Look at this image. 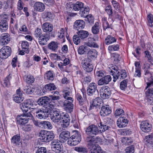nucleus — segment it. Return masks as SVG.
Wrapping results in <instances>:
<instances>
[{"mask_svg": "<svg viewBox=\"0 0 153 153\" xmlns=\"http://www.w3.org/2000/svg\"><path fill=\"white\" fill-rule=\"evenodd\" d=\"M76 97L79 101V104L81 106V109L85 110L86 108V100L85 99H83L81 95L79 93H77L76 94Z\"/></svg>", "mask_w": 153, "mask_h": 153, "instance_id": "nucleus-15", "label": "nucleus"}, {"mask_svg": "<svg viewBox=\"0 0 153 153\" xmlns=\"http://www.w3.org/2000/svg\"><path fill=\"white\" fill-rule=\"evenodd\" d=\"M10 47L6 46L0 50V56L2 59H6L10 56Z\"/></svg>", "mask_w": 153, "mask_h": 153, "instance_id": "nucleus-13", "label": "nucleus"}, {"mask_svg": "<svg viewBox=\"0 0 153 153\" xmlns=\"http://www.w3.org/2000/svg\"><path fill=\"white\" fill-rule=\"evenodd\" d=\"M101 130H99L97 126L91 125L88 126L85 131L86 134L89 137H94L100 133H101Z\"/></svg>", "mask_w": 153, "mask_h": 153, "instance_id": "nucleus-4", "label": "nucleus"}, {"mask_svg": "<svg viewBox=\"0 0 153 153\" xmlns=\"http://www.w3.org/2000/svg\"><path fill=\"white\" fill-rule=\"evenodd\" d=\"M128 80L124 79L120 83V89L123 90L125 91L127 87Z\"/></svg>", "mask_w": 153, "mask_h": 153, "instance_id": "nucleus-56", "label": "nucleus"}, {"mask_svg": "<svg viewBox=\"0 0 153 153\" xmlns=\"http://www.w3.org/2000/svg\"><path fill=\"white\" fill-rule=\"evenodd\" d=\"M32 126L30 125H23L22 127V129L25 131H29L31 130Z\"/></svg>", "mask_w": 153, "mask_h": 153, "instance_id": "nucleus-63", "label": "nucleus"}, {"mask_svg": "<svg viewBox=\"0 0 153 153\" xmlns=\"http://www.w3.org/2000/svg\"><path fill=\"white\" fill-rule=\"evenodd\" d=\"M65 33L63 28H61L58 32V37L61 39V41L62 42H65Z\"/></svg>", "mask_w": 153, "mask_h": 153, "instance_id": "nucleus-46", "label": "nucleus"}, {"mask_svg": "<svg viewBox=\"0 0 153 153\" xmlns=\"http://www.w3.org/2000/svg\"><path fill=\"white\" fill-rule=\"evenodd\" d=\"M70 134L69 132L67 131H63L61 132L59 136V139L62 143L65 142L70 138Z\"/></svg>", "mask_w": 153, "mask_h": 153, "instance_id": "nucleus-19", "label": "nucleus"}, {"mask_svg": "<svg viewBox=\"0 0 153 153\" xmlns=\"http://www.w3.org/2000/svg\"><path fill=\"white\" fill-rule=\"evenodd\" d=\"M85 26V22L82 20H78L76 21L74 23V26L77 29L83 28Z\"/></svg>", "mask_w": 153, "mask_h": 153, "instance_id": "nucleus-37", "label": "nucleus"}, {"mask_svg": "<svg viewBox=\"0 0 153 153\" xmlns=\"http://www.w3.org/2000/svg\"><path fill=\"white\" fill-rule=\"evenodd\" d=\"M48 104L46 105V108H48L49 107V108H53L54 106L55 105L56 103L54 101H53L51 100V99L49 98V100H48Z\"/></svg>", "mask_w": 153, "mask_h": 153, "instance_id": "nucleus-61", "label": "nucleus"}, {"mask_svg": "<svg viewBox=\"0 0 153 153\" xmlns=\"http://www.w3.org/2000/svg\"><path fill=\"white\" fill-rule=\"evenodd\" d=\"M85 18V21L88 22L90 24H92L94 23V18L91 14L87 15Z\"/></svg>", "mask_w": 153, "mask_h": 153, "instance_id": "nucleus-57", "label": "nucleus"}, {"mask_svg": "<svg viewBox=\"0 0 153 153\" xmlns=\"http://www.w3.org/2000/svg\"><path fill=\"white\" fill-rule=\"evenodd\" d=\"M88 47L83 45L80 46L78 50L79 54H85L88 52Z\"/></svg>", "mask_w": 153, "mask_h": 153, "instance_id": "nucleus-47", "label": "nucleus"}, {"mask_svg": "<svg viewBox=\"0 0 153 153\" xmlns=\"http://www.w3.org/2000/svg\"><path fill=\"white\" fill-rule=\"evenodd\" d=\"M80 38L78 34L74 36L73 39L74 43L76 45L79 44L81 41Z\"/></svg>", "mask_w": 153, "mask_h": 153, "instance_id": "nucleus-59", "label": "nucleus"}, {"mask_svg": "<svg viewBox=\"0 0 153 153\" xmlns=\"http://www.w3.org/2000/svg\"><path fill=\"white\" fill-rule=\"evenodd\" d=\"M111 77L109 75L104 76L101 78L98 81V84L99 85H102L105 84H107L111 81Z\"/></svg>", "mask_w": 153, "mask_h": 153, "instance_id": "nucleus-21", "label": "nucleus"}, {"mask_svg": "<svg viewBox=\"0 0 153 153\" xmlns=\"http://www.w3.org/2000/svg\"><path fill=\"white\" fill-rule=\"evenodd\" d=\"M51 148L53 151L56 153H60L62 151L61 143L60 140H54L51 143Z\"/></svg>", "mask_w": 153, "mask_h": 153, "instance_id": "nucleus-8", "label": "nucleus"}, {"mask_svg": "<svg viewBox=\"0 0 153 153\" xmlns=\"http://www.w3.org/2000/svg\"><path fill=\"white\" fill-rule=\"evenodd\" d=\"M116 39L111 35H108L105 40V43L106 45H109L116 42Z\"/></svg>", "mask_w": 153, "mask_h": 153, "instance_id": "nucleus-39", "label": "nucleus"}, {"mask_svg": "<svg viewBox=\"0 0 153 153\" xmlns=\"http://www.w3.org/2000/svg\"><path fill=\"white\" fill-rule=\"evenodd\" d=\"M95 40L93 38H88V42L87 43V45L91 47L97 48L98 45L95 42Z\"/></svg>", "mask_w": 153, "mask_h": 153, "instance_id": "nucleus-38", "label": "nucleus"}, {"mask_svg": "<svg viewBox=\"0 0 153 153\" xmlns=\"http://www.w3.org/2000/svg\"><path fill=\"white\" fill-rule=\"evenodd\" d=\"M11 142L16 145H19L21 142L20 136L18 135H14L12 138Z\"/></svg>", "mask_w": 153, "mask_h": 153, "instance_id": "nucleus-42", "label": "nucleus"}, {"mask_svg": "<svg viewBox=\"0 0 153 153\" xmlns=\"http://www.w3.org/2000/svg\"><path fill=\"white\" fill-rule=\"evenodd\" d=\"M110 73L113 76V78L117 76V75L119 72L120 70L118 67L116 65L111 67Z\"/></svg>", "mask_w": 153, "mask_h": 153, "instance_id": "nucleus-36", "label": "nucleus"}, {"mask_svg": "<svg viewBox=\"0 0 153 153\" xmlns=\"http://www.w3.org/2000/svg\"><path fill=\"white\" fill-rule=\"evenodd\" d=\"M39 136L42 141L45 142H49L55 137L54 134L52 131H48L45 130L41 131Z\"/></svg>", "mask_w": 153, "mask_h": 153, "instance_id": "nucleus-2", "label": "nucleus"}, {"mask_svg": "<svg viewBox=\"0 0 153 153\" xmlns=\"http://www.w3.org/2000/svg\"><path fill=\"white\" fill-rule=\"evenodd\" d=\"M93 137H88L86 138V141L88 143V147L89 149L97 147L94 138Z\"/></svg>", "mask_w": 153, "mask_h": 153, "instance_id": "nucleus-25", "label": "nucleus"}, {"mask_svg": "<svg viewBox=\"0 0 153 153\" xmlns=\"http://www.w3.org/2000/svg\"><path fill=\"white\" fill-rule=\"evenodd\" d=\"M73 100H65L63 103V105L65 110L68 112L71 113L73 111L74 108V105Z\"/></svg>", "mask_w": 153, "mask_h": 153, "instance_id": "nucleus-12", "label": "nucleus"}, {"mask_svg": "<svg viewBox=\"0 0 153 153\" xmlns=\"http://www.w3.org/2000/svg\"><path fill=\"white\" fill-rule=\"evenodd\" d=\"M127 123L128 121L126 119L121 117L118 119L117 124L118 127L121 128L126 126Z\"/></svg>", "mask_w": 153, "mask_h": 153, "instance_id": "nucleus-23", "label": "nucleus"}, {"mask_svg": "<svg viewBox=\"0 0 153 153\" xmlns=\"http://www.w3.org/2000/svg\"><path fill=\"white\" fill-rule=\"evenodd\" d=\"M74 132L75 133L70 137L68 141V144L71 146L78 144L81 140V136L79 132L75 131Z\"/></svg>", "mask_w": 153, "mask_h": 153, "instance_id": "nucleus-3", "label": "nucleus"}, {"mask_svg": "<svg viewBox=\"0 0 153 153\" xmlns=\"http://www.w3.org/2000/svg\"><path fill=\"white\" fill-rule=\"evenodd\" d=\"M50 37L49 34L47 33H44L42 34L38 39L39 43L41 45H46Z\"/></svg>", "mask_w": 153, "mask_h": 153, "instance_id": "nucleus-17", "label": "nucleus"}, {"mask_svg": "<svg viewBox=\"0 0 153 153\" xmlns=\"http://www.w3.org/2000/svg\"><path fill=\"white\" fill-rule=\"evenodd\" d=\"M102 26L104 30H105L108 28H110L112 24L109 23L107 21V18L104 17L102 19Z\"/></svg>", "mask_w": 153, "mask_h": 153, "instance_id": "nucleus-45", "label": "nucleus"}, {"mask_svg": "<svg viewBox=\"0 0 153 153\" xmlns=\"http://www.w3.org/2000/svg\"><path fill=\"white\" fill-rule=\"evenodd\" d=\"M61 120L62 124V125L64 128H66L69 125L70 119L69 115L68 114H63L61 115Z\"/></svg>", "mask_w": 153, "mask_h": 153, "instance_id": "nucleus-16", "label": "nucleus"}, {"mask_svg": "<svg viewBox=\"0 0 153 153\" xmlns=\"http://www.w3.org/2000/svg\"><path fill=\"white\" fill-rule=\"evenodd\" d=\"M75 150L79 152L82 153H87L88 152L87 149L82 146L75 147Z\"/></svg>", "mask_w": 153, "mask_h": 153, "instance_id": "nucleus-51", "label": "nucleus"}, {"mask_svg": "<svg viewBox=\"0 0 153 153\" xmlns=\"http://www.w3.org/2000/svg\"><path fill=\"white\" fill-rule=\"evenodd\" d=\"M53 26L52 25L47 22L44 23L42 26L43 30L45 32L51 31L53 30Z\"/></svg>", "mask_w": 153, "mask_h": 153, "instance_id": "nucleus-32", "label": "nucleus"}, {"mask_svg": "<svg viewBox=\"0 0 153 153\" xmlns=\"http://www.w3.org/2000/svg\"><path fill=\"white\" fill-rule=\"evenodd\" d=\"M58 43L52 41L48 45V48L52 51L56 52L58 48Z\"/></svg>", "mask_w": 153, "mask_h": 153, "instance_id": "nucleus-29", "label": "nucleus"}, {"mask_svg": "<svg viewBox=\"0 0 153 153\" xmlns=\"http://www.w3.org/2000/svg\"><path fill=\"white\" fill-rule=\"evenodd\" d=\"M147 86L146 89L147 90L145 92L146 96H149L151 95H153V80L146 82Z\"/></svg>", "mask_w": 153, "mask_h": 153, "instance_id": "nucleus-18", "label": "nucleus"}, {"mask_svg": "<svg viewBox=\"0 0 153 153\" xmlns=\"http://www.w3.org/2000/svg\"><path fill=\"white\" fill-rule=\"evenodd\" d=\"M89 10V8L88 7H83L80 11L79 13L82 17H85L88 15Z\"/></svg>", "mask_w": 153, "mask_h": 153, "instance_id": "nucleus-41", "label": "nucleus"}, {"mask_svg": "<svg viewBox=\"0 0 153 153\" xmlns=\"http://www.w3.org/2000/svg\"><path fill=\"white\" fill-rule=\"evenodd\" d=\"M124 114V111L121 108H118L117 109L115 112V117L122 116Z\"/></svg>", "mask_w": 153, "mask_h": 153, "instance_id": "nucleus-62", "label": "nucleus"}, {"mask_svg": "<svg viewBox=\"0 0 153 153\" xmlns=\"http://www.w3.org/2000/svg\"><path fill=\"white\" fill-rule=\"evenodd\" d=\"M141 130L144 132H148L150 131L152 128V126L150 124L148 121L142 122L140 124Z\"/></svg>", "mask_w": 153, "mask_h": 153, "instance_id": "nucleus-14", "label": "nucleus"}, {"mask_svg": "<svg viewBox=\"0 0 153 153\" xmlns=\"http://www.w3.org/2000/svg\"><path fill=\"white\" fill-rule=\"evenodd\" d=\"M101 26L99 23L98 22H95L94 25L92 27L91 31L94 34H97L100 32Z\"/></svg>", "mask_w": 153, "mask_h": 153, "instance_id": "nucleus-40", "label": "nucleus"}, {"mask_svg": "<svg viewBox=\"0 0 153 153\" xmlns=\"http://www.w3.org/2000/svg\"><path fill=\"white\" fill-rule=\"evenodd\" d=\"M44 77L48 80H52L54 79V74L53 71H48L45 75Z\"/></svg>", "mask_w": 153, "mask_h": 153, "instance_id": "nucleus-49", "label": "nucleus"}, {"mask_svg": "<svg viewBox=\"0 0 153 153\" xmlns=\"http://www.w3.org/2000/svg\"><path fill=\"white\" fill-rule=\"evenodd\" d=\"M33 102L30 99L26 100L20 105L21 108L24 112L25 111V112H26L29 109H33Z\"/></svg>", "mask_w": 153, "mask_h": 153, "instance_id": "nucleus-7", "label": "nucleus"}, {"mask_svg": "<svg viewBox=\"0 0 153 153\" xmlns=\"http://www.w3.org/2000/svg\"><path fill=\"white\" fill-rule=\"evenodd\" d=\"M22 47L23 49H25V52L27 53H29V51L28 49L29 44L27 41H25L22 42Z\"/></svg>", "mask_w": 153, "mask_h": 153, "instance_id": "nucleus-55", "label": "nucleus"}, {"mask_svg": "<svg viewBox=\"0 0 153 153\" xmlns=\"http://www.w3.org/2000/svg\"><path fill=\"white\" fill-rule=\"evenodd\" d=\"M22 93V91H21L20 88L17 89L16 93L13 96V100L18 103L22 102L24 99Z\"/></svg>", "mask_w": 153, "mask_h": 153, "instance_id": "nucleus-11", "label": "nucleus"}, {"mask_svg": "<svg viewBox=\"0 0 153 153\" xmlns=\"http://www.w3.org/2000/svg\"><path fill=\"white\" fill-rule=\"evenodd\" d=\"M49 100V98L47 96L42 97L39 98L37 101L38 104L41 106L43 105L46 106V105L48 104V100Z\"/></svg>", "mask_w": 153, "mask_h": 153, "instance_id": "nucleus-26", "label": "nucleus"}, {"mask_svg": "<svg viewBox=\"0 0 153 153\" xmlns=\"http://www.w3.org/2000/svg\"><path fill=\"white\" fill-rule=\"evenodd\" d=\"M100 128H103L102 130V132L105 131L106 130L108 129L110 127L104 124L103 123L101 122L100 123V126L99 125Z\"/></svg>", "mask_w": 153, "mask_h": 153, "instance_id": "nucleus-64", "label": "nucleus"}, {"mask_svg": "<svg viewBox=\"0 0 153 153\" xmlns=\"http://www.w3.org/2000/svg\"><path fill=\"white\" fill-rule=\"evenodd\" d=\"M36 111V117L39 119H45L46 117H49V114L47 113L48 110L44 108H40L39 109H35Z\"/></svg>", "mask_w": 153, "mask_h": 153, "instance_id": "nucleus-10", "label": "nucleus"}, {"mask_svg": "<svg viewBox=\"0 0 153 153\" xmlns=\"http://www.w3.org/2000/svg\"><path fill=\"white\" fill-rule=\"evenodd\" d=\"M81 64L83 69L86 72H90L92 71L93 66L88 59H85Z\"/></svg>", "mask_w": 153, "mask_h": 153, "instance_id": "nucleus-9", "label": "nucleus"}, {"mask_svg": "<svg viewBox=\"0 0 153 153\" xmlns=\"http://www.w3.org/2000/svg\"><path fill=\"white\" fill-rule=\"evenodd\" d=\"M145 78H146L149 80V82L150 81L153 80V77H152V74L148 70L144 71Z\"/></svg>", "mask_w": 153, "mask_h": 153, "instance_id": "nucleus-53", "label": "nucleus"}, {"mask_svg": "<svg viewBox=\"0 0 153 153\" xmlns=\"http://www.w3.org/2000/svg\"><path fill=\"white\" fill-rule=\"evenodd\" d=\"M8 37L9 34L8 33L2 34L0 36V45L3 46L8 43L10 41Z\"/></svg>", "mask_w": 153, "mask_h": 153, "instance_id": "nucleus-20", "label": "nucleus"}, {"mask_svg": "<svg viewBox=\"0 0 153 153\" xmlns=\"http://www.w3.org/2000/svg\"><path fill=\"white\" fill-rule=\"evenodd\" d=\"M105 11L108 14L109 17H111L113 16L112 15L113 10L111 5H108L105 7Z\"/></svg>", "mask_w": 153, "mask_h": 153, "instance_id": "nucleus-52", "label": "nucleus"}, {"mask_svg": "<svg viewBox=\"0 0 153 153\" xmlns=\"http://www.w3.org/2000/svg\"><path fill=\"white\" fill-rule=\"evenodd\" d=\"M117 76L115 78V79H114L113 81L114 82H116L117 79H123L126 78L127 76V74L126 71L122 69L120 70Z\"/></svg>", "mask_w": 153, "mask_h": 153, "instance_id": "nucleus-28", "label": "nucleus"}, {"mask_svg": "<svg viewBox=\"0 0 153 153\" xmlns=\"http://www.w3.org/2000/svg\"><path fill=\"white\" fill-rule=\"evenodd\" d=\"M63 97L65 100H73V99L70 97V90L69 88H65L63 91Z\"/></svg>", "mask_w": 153, "mask_h": 153, "instance_id": "nucleus-35", "label": "nucleus"}, {"mask_svg": "<svg viewBox=\"0 0 153 153\" xmlns=\"http://www.w3.org/2000/svg\"><path fill=\"white\" fill-rule=\"evenodd\" d=\"M87 53L88 58L86 59H88L90 61L95 59L97 57V52L95 50H88Z\"/></svg>", "mask_w": 153, "mask_h": 153, "instance_id": "nucleus-27", "label": "nucleus"}, {"mask_svg": "<svg viewBox=\"0 0 153 153\" xmlns=\"http://www.w3.org/2000/svg\"><path fill=\"white\" fill-rule=\"evenodd\" d=\"M121 140L123 144L128 145H130L133 141L131 137H123Z\"/></svg>", "mask_w": 153, "mask_h": 153, "instance_id": "nucleus-50", "label": "nucleus"}, {"mask_svg": "<svg viewBox=\"0 0 153 153\" xmlns=\"http://www.w3.org/2000/svg\"><path fill=\"white\" fill-rule=\"evenodd\" d=\"M77 34L81 39L86 38L89 35V33L88 31L83 30H81L77 32Z\"/></svg>", "mask_w": 153, "mask_h": 153, "instance_id": "nucleus-43", "label": "nucleus"}, {"mask_svg": "<svg viewBox=\"0 0 153 153\" xmlns=\"http://www.w3.org/2000/svg\"><path fill=\"white\" fill-rule=\"evenodd\" d=\"M47 113L49 114L51 120L54 123H57L61 120V114L58 110H48Z\"/></svg>", "mask_w": 153, "mask_h": 153, "instance_id": "nucleus-5", "label": "nucleus"}, {"mask_svg": "<svg viewBox=\"0 0 153 153\" xmlns=\"http://www.w3.org/2000/svg\"><path fill=\"white\" fill-rule=\"evenodd\" d=\"M18 123L21 125L23 126L27 123L28 118H27L23 115H18L16 118Z\"/></svg>", "mask_w": 153, "mask_h": 153, "instance_id": "nucleus-24", "label": "nucleus"}, {"mask_svg": "<svg viewBox=\"0 0 153 153\" xmlns=\"http://www.w3.org/2000/svg\"><path fill=\"white\" fill-rule=\"evenodd\" d=\"M8 27V24L6 20H2L0 22V31L4 32L7 29Z\"/></svg>", "mask_w": 153, "mask_h": 153, "instance_id": "nucleus-30", "label": "nucleus"}, {"mask_svg": "<svg viewBox=\"0 0 153 153\" xmlns=\"http://www.w3.org/2000/svg\"><path fill=\"white\" fill-rule=\"evenodd\" d=\"M53 14L48 12H45L43 14V18L45 21H51L53 19Z\"/></svg>", "mask_w": 153, "mask_h": 153, "instance_id": "nucleus-31", "label": "nucleus"}, {"mask_svg": "<svg viewBox=\"0 0 153 153\" xmlns=\"http://www.w3.org/2000/svg\"><path fill=\"white\" fill-rule=\"evenodd\" d=\"M56 88L53 83H50L46 85L44 88L45 92H49L56 89Z\"/></svg>", "mask_w": 153, "mask_h": 153, "instance_id": "nucleus-34", "label": "nucleus"}, {"mask_svg": "<svg viewBox=\"0 0 153 153\" xmlns=\"http://www.w3.org/2000/svg\"><path fill=\"white\" fill-rule=\"evenodd\" d=\"M25 82L28 84L32 83L34 82L35 79L34 77L31 75L24 76Z\"/></svg>", "mask_w": 153, "mask_h": 153, "instance_id": "nucleus-48", "label": "nucleus"}, {"mask_svg": "<svg viewBox=\"0 0 153 153\" xmlns=\"http://www.w3.org/2000/svg\"><path fill=\"white\" fill-rule=\"evenodd\" d=\"M34 9L36 11L42 12L45 9V6L42 3L36 2L34 6Z\"/></svg>", "mask_w": 153, "mask_h": 153, "instance_id": "nucleus-33", "label": "nucleus"}, {"mask_svg": "<svg viewBox=\"0 0 153 153\" xmlns=\"http://www.w3.org/2000/svg\"><path fill=\"white\" fill-rule=\"evenodd\" d=\"M74 7L73 10L75 11H77L82 9V7H83L84 4L81 2L77 1L76 3H74Z\"/></svg>", "mask_w": 153, "mask_h": 153, "instance_id": "nucleus-44", "label": "nucleus"}, {"mask_svg": "<svg viewBox=\"0 0 153 153\" xmlns=\"http://www.w3.org/2000/svg\"><path fill=\"white\" fill-rule=\"evenodd\" d=\"M88 95L90 96H93L96 97V99L93 102L94 106H99L100 103L98 102L99 100H101L100 98L97 97L98 91L97 89V85L94 82H92L89 85L87 90Z\"/></svg>", "mask_w": 153, "mask_h": 153, "instance_id": "nucleus-1", "label": "nucleus"}, {"mask_svg": "<svg viewBox=\"0 0 153 153\" xmlns=\"http://www.w3.org/2000/svg\"><path fill=\"white\" fill-rule=\"evenodd\" d=\"M100 97L103 99H108L110 97L111 91L110 88L108 86L102 87L100 90Z\"/></svg>", "mask_w": 153, "mask_h": 153, "instance_id": "nucleus-6", "label": "nucleus"}, {"mask_svg": "<svg viewBox=\"0 0 153 153\" xmlns=\"http://www.w3.org/2000/svg\"><path fill=\"white\" fill-rule=\"evenodd\" d=\"M111 112L110 108L106 105L102 107L100 113L101 116L105 117L108 115Z\"/></svg>", "mask_w": 153, "mask_h": 153, "instance_id": "nucleus-22", "label": "nucleus"}, {"mask_svg": "<svg viewBox=\"0 0 153 153\" xmlns=\"http://www.w3.org/2000/svg\"><path fill=\"white\" fill-rule=\"evenodd\" d=\"M119 49V46L118 45H110L108 46V49L109 51H117Z\"/></svg>", "mask_w": 153, "mask_h": 153, "instance_id": "nucleus-60", "label": "nucleus"}, {"mask_svg": "<svg viewBox=\"0 0 153 153\" xmlns=\"http://www.w3.org/2000/svg\"><path fill=\"white\" fill-rule=\"evenodd\" d=\"M33 124L36 126L44 128V121L39 122L37 120H35L34 118L32 120Z\"/></svg>", "mask_w": 153, "mask_h": 153, "instance_id": "nucleus-54", "label": "nucleus"}, {"mask_svg": "<svg viewBox=\"0 0 153 153\" xmlns=\"http://www.w3.org/2000/svg\"><path fill=\"white\" fill-rule=\"evenodd\" d=\"M89 150L90 152V153H103V151L100 149V148H97V147Z\"/></svg>", "mask_w": 153, "mask_h": 153, "instance_id": "nucleus-58", "label": "nucleus"}]
</instances>
